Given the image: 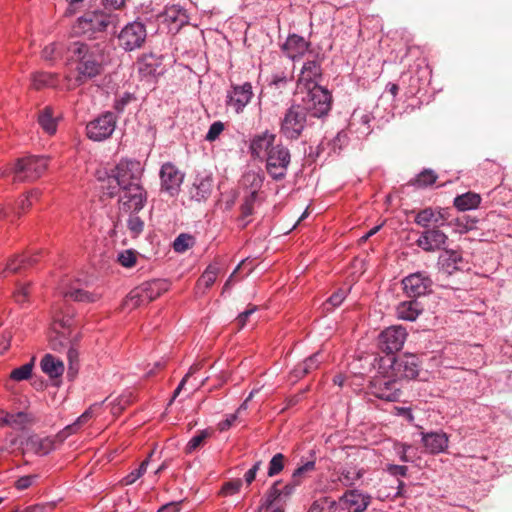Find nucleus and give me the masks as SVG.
Here are the masks:
<instances>
[{"mask_svg":"<svg viewBox=\"0 0 512 512\" xmlns=\"http://www.w3.org/2000/svg\"><path fill=\"white\" fill-rule=\"evenodd\" d=\"M68 61L75 65L77 81L83 82L101 74L105 56L100 43L76 41L68 46Z\"/></svg>","mask_w":512,"mask_h":512,"instance_id":"obj_1","label":"nucleus"},{"mask_svg":"<svg viewBox=\"0 0 512 512\" xmlns=\"http://www.w3.org/2000/svg\"><path fill=\"white\" fill-rule=\"evenodd\" d=\"M117 15L102 10L87 11L80 16L72 27L77 36L97 38L98 34L104 33L108 27L115 26Z\"/></svg>","mask_w":512,"mask_h":512,"instance_id":"obj_2","label":"nucleus"},{"mask_svg":"<svg viewBox=\"0 0 512 512\" xmlns=\"http://www.w3.org/2000/svg\"><path fill=\"white\" fill-rule=\"evenodd\" d=\"M298 94L302 95L299 105L304 108L307 115L321 118L326 116L331 109V95L322 86L298 90Z\"/></svg>","mask_w":512,"mask_h":512,"instance_id":"obj_3","label":"nucleus"},{"mask_svg":"<svg viewBox=\"0 0 512 512\" xmlns=\"http://www.w3.org/2000/svg\"><path fill=\"white\" fill-rule=\"evenodd\" d=\"M48 166V158L44 156H27L18 159L12 170L0 169V177L14 174V181H33L43 175Z\"/></svg>","mask_w":512,"mask_h":512,"instance_id":"obj_4","label":"nucleus"},{"mask_svg":"<svg viewBox=\"0 0 512 512\" xmlns=\"http://www.w3.org/2000/svg\"><path fill=\"white\" fill-rule=\"evenodd\" d=\"M307 124L304 108L294 104L289 107L280 122V134L288 140H297Z\"/></svg>","mask_w":512,"mask_h":512,"instance_id":"obj_5","label":"nucleus"},{"mask_svg":"<svg viewBox=\"0 0 512 512\" xmlns=\"http://www.w3.org/2000/svg\"><path fill=\"white\" fill-rule=\"evenodd\" d=\"M143 171L144 168L140 161L121 159L112 170L111 177L115 179L119 189H124L132 185H141Z\"/></svg>","mask_w":512,"mask_h":512,"instance_id":"obj_6","label":"nucleus"},{"mask_svg":"<svg viewBox=\"0 0 512 512\" xmlns=\"http://www.w3.org/2000/svg\"><path fill=\"white\" fill-rule=\"evenodd\" d=\"M263 160H265L266 171L273 180L279 181L286 177L291 155L289 149L283 144H276Z\"/></svg>","mask_w":512,"mask_h":512,"instance_id":"obj_7","label":"nucleus"},{"mask_svg":"<svg viewBox=\"0 0 512 512\" xmlns=\"http://www.w3.org/2000/svg\"><path fill=\"white\" fill-rule=\"evenodd\" d=\"M117 117L113 112L100 114L86 125V136L95 142L110 138L116 129Z\"/></svg>","mask_w":512,"mask_h":512,"instance_id":"obj_8","label":"nucleus"},{"mask_svg":"<svg viewBox=\"0 0 512 512\" xmlns=\"http://www.w3.org/2000/svg\"><path fill=\"white\" fill-rule=\"evenodd\" d=\"M147 37L144 23L135 20L126 24L118 34V43L125 51L142 47Z\"/></svg>","mask_w":512,"mask_h":512,"instance_id":"obj_9","label":"nucleus"},{"mask_svg":"<svg viewBox=\"0 0 512 512\" xmlns=\"http://www.w3.org/2000/svg\"><path fill=\"white\" fill-rule=\"evenodd\" d=\"M369 393L381 400L395 402L401 397V383L388 376H376L370 381Z\"/></svg>","mask_w":512,"mask_h":512,"instance_id":"obj_10","label":"nucleus"},{"mask_svg":"<svg viewBox=\"0 0 512 512\" xmlns=\"http://www.w3.org/2000/svg\"><path fill=\"white\" fill-rule=\"evenodd\" d=\"M160 189L171 197L179 194L183 184L185 173L182 172L174 163L165 162L161 165L159 171Z\"/></svg>","mask_w":512,"mask_h":512,"instance_id":"obj_11","label":"nucleus"},{"mask_svg":"<svg viewBox=\"0 0 512 512\" xmlns=\"http://www.w3.org/2000/svg\"><path fill=\"white\" fill-rule=\"evenodd\" d=\"M119 209L124 213H138L147 202V192L142 185L120 189Z\"/></svg>","mask_w":512,"mask_h":512,"instance_id":"obj_12","label":"nucleus"},{"mask_svg":"<svg viewBox=\"0 0 512 512\" xmlns=\"http://www.w3.org/2000/svg\"><path fill=\"white\" fill-rule=\"evenodd\" d=\"M253 96V87L250 82H244L243 84H231L230 88L226 92L225 104L236 114H240L251 102Z\"/></svg>","mask_w":512,"mask_h":512,"instance_id":"obj_13","label":"nucleus"},{"mask_svg":"<svg viewBox=\"0 0 512 512\" xmlns=\"http://www.w3.org/2000/svg\"><path fill=\"white\" fill-rule=\"evenodd\" d=\"M64 298H69L81 303H95L102 298V292L99 290H91L87 281L76 279L69 283L67 287L61 290Z\"/></svg>","mask_w":512,"mask_h":512,"instance_id":"obj_14","label":"nucleus"},{"mask_svg":"<svg viewBox=\"0 0 512 512\" xmlns=\"http://www.w3.org/2000/svg\"><path fill=\"white\" fill-rule=\"evenodd\" d=\"M402 285L408 297L418 298L432 291L433 281L427 272L417 271L404 277Z\"/></svg>","mask_w":512,"mask_h":512,"instance_id":"obj_15","label":"nucleus"},{"mask_svg":"<svg viewBox=\"0 0 512 512\" xmlns=\"http://www.w3.org/2000/svg\"><path fill=\"white\" fill-rule=\"evenodd\" d=\"M406 338L407 331L403 326H390L380 333L379 346L386 353H394L403 347Z\"/></svg>","mask_w":512,"mask_h":512,"instance_id":"obj_16","label":"nucleus"},{"mask_svg":"<svg viewBox=\"0 0 512 512\" xmlns=\"http://www.w3.org/2000/svg\"><path fill=\"white\" fill-rule=\"evenodd\" d=\"M391 368L398 378L415 379L420 371L419 358L414 354H404L396 357Z\"/></svg>","mask_w":512,"mask_h":512,"instance_id":"obj_17","label":"nucleus"},{"mask_svg":"<svg viewBox=\"0 0 512 512\" xmlns=\"http://www.w3.org/2000/svg\"><path fill=\"white\" fill-rule=\"evenodd\" d=\"M322 77L320 61L317 59L304 62L298 78V90L320 86L319 81Z\"/></svg>","mask_w":512,"mask_h":512,"instance_id":"obj_18","label":"nucleus"},{"mask_svg":"<svg viewBox=\"0 0 512 512\" xmlns=\"http://www.w3.org/2000/svg\"><path fill=\"white\" fill-rule=\"evenodd\" d=\"M372 497L358 489L346 491L339 499L343 509L348 512H364L370 505Z\"/></svg>","mask_w":512,"mask_h":512,"instance_id":"obj_19","label":"nucleus"},{"mask_svg":"<svg viewBox=\"0 0 512 512\" xmlns=\"http://www.w3.org/2000/svg\"><path fill=\"white\" fill-rule=\"evenodd\" d=\"M213 182L211 173H197L189 189L190 199L196 202L206 201L212 193Z\"/></svg>","mask_w":512,"mask_h":512,"instance_id":"obj_20","label":"nucleus"},{"mask_svg":"<svg viewBox=\"0 0 512 512\" xmlns=\"http://www.w3.org/2000/svg\"><path fill=\"white\" fill-rule=\"evenodd\" d=\"M447 235L439 228L433 227L421 233L416 241L418 247L427 252H434L442 249L447 241Z\"/></svg>","mask_w":512,"mask_h":512,"instance_id":"obj_21","label":"nucleus"},{"mask_svg":"<svg viewBox=\"0 0 512 512\" xmlns=\"http://www.w3.org/2000/svg\"><path fill=\"white\" fill-rule=\"evenodd\" d=\"M276 135L268 130L255 135L249 145L252 157L263 160L269 151L275 147Z\"/></svg>","mask_w":512,"mask_h":512,"instance_id":"obj_22","label":"nucleus"},{"mask_svg":"<svg viewBox=\"0 0 512 512\" xmlns=\"http://www.w3.org/2000/svg\"><path fill=\"white\" fill-rule=\"evenodd\" d=\"M421 441L431 454H439L448 448L449 438L443 431L422 432Z\"/></svg>","mask_w":512,"mask_h":512,"instance_id":"obj_23","label":"nucleus"},{"mask_svg":"<svg viewBox=\"0 0 512 512\" xmlns=\"http://www.w3.org/2000/svg\"><path fill=\"white\" fill-rule=\"evenodd\" d=\"M139 74L142 77H156L163 73L162 57L155 54H144L137 62Z\"/></svg>","mask_w":512,"mask_h":512,"instance_id":"obj_24","label":"nucleus"},{"mask_svg":"<svg viewBox=\"0 0 512 512\" xmlns=\"http://www.w3.org/2000/svg\"><path fill=\"white\" fill-rule=\"evenodd\" d=\"M310 43L304 37L297 34H291L283 44V50L293 61L303 56L309 49Z\"/></svg>","mask_w":512,"mask_h":512,"instance_id":"obj_25","label":"nucleus"},{"mask_svg":"<svg viewBox=\"0 0 512 512\" xmlns=\"http://www.w3.org/2000/svg\"><path fill=\"white\" fill-rule=\"evenodd\" d=\"M163 18L164 21L171 26V30H178L184 24H186L189 19L186 10L179 5H172L166 7L163 13Z\"/></svg>","mask_w":512,"mask_h":512,"instance_id":"obj_26","label":"nucleus"},{"mask_svg":"<svg viewBox=\"0 0 512 512\" xmlns=\"http://www.w3.org/2000/svg\"><path fill=\"white\" fill-rule=\"evenodd\" d=\"M325 355L318 351L307 357L302 363L298 364L292 371L294 377L302 378L305 375L319 368L320 364L325 360Z\"/></svg>","mask_w":512,"mask_h":512,"instance_id":"obj_27","label":"nucleus"},{"mask_svg":"<svg viewBox=\"0 0 512 512\" xmlns=\"http://www.w3.org/2000/svg\"><path fill=\"white\" fill-rule=\"evenodd\" d=\"M441 268L448 274L463 269L462 255L454 250H445L439 257Z\"/></svg>","mask_w":512,"mask_h":512,"instance_id":"obj_28","label":"nucleus"},{"mask_svg":"<svg viewBox=\"0 0 512 512\" xmlns=\"http://www.w3.org/2000/svg\"><path fill=\"white\" fill-rule=\"evenodd\" d=\"M374 117L367 111L355 109L350 120V128L356 127V130L362 135H368L371 132L370 123Z\"/></svg>","mask_w":512,"mask_h":512,"instance_id":"obj_29","label":"nucleus"},{"mask_svg":"<svg viewBox=\"0 0 512 512\" xmlns=\"http://www.w3.org/2000/svg\"><path fill=\"white\" fill-rule=\"evenodd\" d=\"M42 371L50 378H58L64 373L65 367L63 361L52 354H46L40 362Z\"/></svg>","mask_w":512,"mask_h":512,"instance_id":"obj_30","label":"nucleus"},{"mask_svg":"<svg viewBox=\"0 0 512 512\" xmlns=\"http://www.w3.org/2000/svg\"><path fill=\"white\" fill-rule=\"evenodd\" d=\"M422 312V307L416 300L401 302L396 308V314L399 319L405 321H414Z\"/></svg>","mask_w":512,"mask_h":512,"instance_id":"obj_31","label":"nucleus"},{"mask_svg":"<svg viewBox=\"0 0 512 512\" xmlns=\"http://www.w3.org/2000/svg\"><path fill=\"white\" fill-rule=\"evenodd\" d=\"M31 87L35 90L43 88H55L58 85V75L37 71L31 74Z\"/></svg>","mask_w":512,"mask_h":512,"instance_id":"obj_32","label":"nucleus"},{"mask_svg":"<svg viewBox=\"0 0 512 512\" xmlns=\"http://www.w3.org/2000/svg\"><path fill=\"white\" fill-rule=\"evenodd\" d=\"M219 270L220 269L217 264H210L207 266L196 283L197 293H204L215 283Z\"/></svg>","mask_w":512,"mask_h":512,"instance_id":"obj_33","label":"nucleus"},{"mask_svg":"<svg viewBox=\"0 0 512 512\" xmlns=\"http://www.w3.org/2000/svg\"><path fill=\"white\" fill-rule=\"evenodd\" d=\"M365 474V470L363 468H358L356 466H346L343 467L339 471L338 480L344 486H352L356 481L361 479Z\"/></svg>","mask_w":512,"mask_h":512,"instance_id":"obj_34","label":"nucleus"},{"mask_svg":"<svg viewBox=\"0 0 512 512\" xmlns=\"http://www.w3.org/2000/svg\"><path fill=\"white\" fill-rule=\"evenodd\" d=\"M481 202L480 195L468 192L455 197L454 206L460 211L476 209Z\"/></svg>","mask_w":512,"mask_h":512,"instance_id":"obj_35","label":"nucleus"},{"mask_svg":"<svg viewBox=\"0 0 512 512\" xmlns=\"http://www.w3.org/2000/svg\"><path fill=\"white\" fill-rule=\"evenodd\" d=\"M282 485V481H275L272 486L267 490L264 497L261 499L260 509L268 510L272 508V506L277 502H283V499L280 495V486Z\"/></svg>","mask_w":512,"mask_h":512,"instance_id":"obj_36","label":"nucleus"},{"mask_svg":"<svg viewBox=\"0 0 512 512\" xmlns=\"http://www.w3.org/2000/svg\"><path fill=\"white\" fill-rule=\"evenodd\" d=\"M38 123L41 128L48 134L52 135L57 130V120L53 115V108L46 106L39 113Z\"/></svg>","mask_w":512,"mask_h":512,"instance_id":"obj_37","label":"nucleus"},{"mask_svg":"<svg viewBox=\"0 0 512 512\" xmlns=\"http://www.w3.org/2000/svg\"><path fill=\"white\" fill-rule=\"evenodd\" d=\"M148 303L150 302L147 300V293L140 285L130 291L124 301V306L128 309H135Z\"/></svg>","mask_w":512,"mask_h":512,"instance_id":"obj_38","label":"nucleus"},{"mask_svg":"<svg viewBox=\"0 0 512 512\" xmlns=\"http://www.w3.org/2000/svg\"><path fill=\"white\" fill-rule=\"evenodd\" d=\"M37 262V258L34 256L27 257V256H17L15 258L10 259L4 270L3 273L7 275L8 273H16L22 268L28 267L33 265Z\"/></svg>","mask_w":512,"mask_h":512,"instance_id":"obj_39","label":"nucleus"},{"mask_svg":"<svg viewBox=\"0 0 512 512\" xmlns=\"http://www.w3.org/2000/svg\"><path fill=\"white\" fill-rule=\"evenodd\" d=\"M27 448L31 449L34 453L39 455H46L52 449V442L47 438L39 436H31L26 441Z\"/></svg>","mask_w":512,"mask_h":512,"instance_id":"obj_40","label":"nucleus"},{"mask_svg":"<svg viewBox=\"0 0 512 512\" xmlns=\"http://www.w3.org/2000/svg\"><path fill=\"white\" fill-rule=\"evenodd\" d=\"M438 176L432 169H424L415 178L410 180V184L417 188H426L432 186Z\"/></svg>","mask_w":512,"mask_h":512,"instance_id":"obj_41","label":"nucleus"},{"mask_svg":"<svg viewBox=\"0 0 512 512\" xmlns=\"http://www.w3.org/2000/svg\"><path fill=\"white\" fill-rule=\"evenodd\" d=\"M31 420L32 417L30 414L20 411L17 413H9V420L5 421L8 422V426L17 430H22L31 422Z\"/></svg>","mask_w":512,"mask_h":512,"instance_id":"obj_42","label":"nucleus"},{"mask_svg":"<svg viewBox=\"0 0 512 512\" xmlns=\"http://www.w3.org/2000/svg\"><path fill=\"white\" fill-rule=\"evenodd\" d=\"M211 436V432L209 429L200 430L196 435H194L187 443L185 447V452L187 454H191L196 449L204 444V441Z\"/></svg>","mask_w":512,"mask_h":512,"instance_id":"obj_43","label":"nucleus"},{"mask_svg":"<svg viewBox=\"0 0 512 512\" xmlns=\"http://www.w3.org/2000/svg\"><path fill=\"white\" fill-rule=\"evenodd\" d=\"M194 243L195 239L192 235L187 233H181L175 238L173 242V249L175 252L184 253L190 247H192Z\"/></svg>","mask_w":512,"mask_h":512,"instance_id":"obj_44","label":"nucleus"},{"mask_svg":"<svg viewBox=\"0 0 512 512\" xmlns=\"http://www.w3.org/2000/svg\"><path fill=\"white\" fill-rule=\"evenodd\" d=\"M434 216V209L427 207L416 213L414 222L423 228H428L431 224L434 225Z\"/></svg>","mask_w":512,"mask_h":512,"instance_id":"obj_45","label":"nucleus"},{"mask_svg":"<svg viewBox=\"0 0 512 512\" xmlns=\"http://www.w3.org/2000/svg\"><path fill=\"white\" fill-rule=\"evenodd\" d=\"M127 228L132 237H138L143 232L144 221L137 215V213H129Z\"/></svg>","mask_w":512,"mask_h":512,"instance_id":"obj_46","label":"nucleus"},{"mask_svg":"<svg viewBox=\"0 0 512 512\" xmlns=\"http://www.w3.org/2000/svg\"><path fill=\"white\" fill-rule=\"evenodd\" d=\"M141 286L143 290H145V293H147V300L149 302L158 298L163 291V283L157 280L145 282L141 284Z\"/></svg>","mask_w":512,"mask_h":512,"instance_id":"obj_47","label":"nucleus"},{"mask_svg":"<svg viewBox=\"0 0 512 512\" xmlns=\"http://www.w3.org/2000/svg\"><path fill=\"white\" fill-rule=\"evenodd\" d=\"M151 456H152V453L149 454V457L147 459H145L137 469L131 471L129 474H127L124 477L123 482L125 485H131V484L135 483L140 477H142L144 475V473L146 472L147 467L149 465V458Z\"/></svg>","mask_w":512,"mask_h":512,"instance_id":"obj_48","label":"nucleus"},{"mask_svg":"<svg viewBox=\"0 0 512 512\" xmlns=\"http://www.w3.org/2000/svg\"><path fill=\"white\" fill-rule=\"evenodd\" d=\"M336 503L328 498H320L313 502L308 512H335Z\"/></svg>","mask_w":512,"mask_h":512,"instance_id":"obj_49","label":"nucleus"},{"mask_svg":"<svg viewBox=\"0 0 512 512\" xmlns=\"http://www.w3.org/2000/svg\"><path fill=\"white\" fill-rule=\"evenodd\" d=\"M33 370V362H28L18 368L12 370L10 378L15 381L27 380L31 377Z\"/></svg>","mask_w":512,"mask_h":512,"instance_id":"obj_50","label":"nucleus"},{"mask_svg":"<svg viewBox=\"0 0 512 512\" xmlns=\"http://www.w3.org/2000/svg\"><path fill=\"white\" fill-rule=\"evenodd\" d=\"M285 457L282 453L275 454L269 462L267 474L269 477L278 475L284 468Z\"/></svg>","mask_w":512,"mask_h":512,"instance_id":"obj_51","label":"nucleus"},{"mask_svg":"<svg viewBox=\"0 0 512 512\" xmlns=\"http://www.w3.org/2000/svg\"><path fill=\"white\" fill-rule=\"evenodd\" d=\"M315 469V461H307L303 465L299 466L294 470L291 479L295 483L301 484L302 478L309 472H312Z\"/></svg>","mask_w":512,"mask_h":512,"instance_id":"obj_52","label":"nucleus"},{"mask_svg":"<svg viewBox=\"0 0 512 512\" xmlns=\"http://www.w3.org/2000/svg\"><path fill=\"white\" fill-rule=\"evenodd\" d=\"M256 199H257L256 191H252L248 196L245 197V200L240 207L241 214H242L243 218L252 215Z\"/></svg>","mask_w":512,"mask_h":512,"instance_id":"obj_53","label":"nucleus"},{"mask_svg":"<svg viewBox=\"0 0 512 512\" xmlns=\"http://www.w3.org/2000/svg\"><path fill=\"white\" fill-rule=\"evenodd\" d=\"M118 262L126 268H130L136 263V255L132 250H125L118 254Z\"/></svg>","mask_w":512,"mask_h":512,"instance_id":"obj_54","label":"nucleus"},{"mask_svg":"<svg viewBox=\"0 0 512 512\" xmlns=\"http://www.w3.org/2000/svg\"><path fill=\"white\" fill-rule=\"evenodd\" d=\"M39 196H40V191L37 189L28 192V194L19 201V204H18L19 210L24 212L26 209H28L32 205L34 200H37L39 198Z\"/></svg>","mask_w":512,"mask_h":512,"instance_id":"obj_55","label":"nucleus"},{"mask_svg":"<svg viewBox=\"0 0 512 512\" xmlns=\"http://www.w3.org/2000/svg\"><path fill=\"white\" fill-rule=\"evenodd\" d=\"M224 130V124L221 121L213 122L205 136V139L209 142L215 141Z\"/></svg>","mask_w":512,"mask_h":512,"instance_id":"obj_56","label":"nucleus"},{"mask_svg":"<svg viewBox=\"0 0 512 512\" xmlns=\"http://www.w3.org/2000/svg\"><path fill=\"white\" fill-rule=\"evenodd\" d=\"M434 227L440 228L447 224L449 211L446 208L434 209Z\"/></svg>","mask_w":512,"mask_h":512,"instance_id":"obj_57","label":"nucleus"},{"mask_svg":"<svg viewBox=\"0 0 512 512\" xmlns=\"http://www.w3.org/2000/svg\"><path fill=\"white\" fill-rule=\"evenodd\" d=\"M69 344V339L64 333H57L50 338V345L53 350H60Z\"/></svg>","mask_w":512,"mask_h":512,"instance_id":"obj_58","label":"nucleus"},{"mask_svg":"<svg viewBox=\"0 0 512 512\" xmlns=\"http://www.w3.org/2000/svg\"><path fill=\"white\" fill-rule=\"evenodd\" d=\"M241 486L242 482L240 479L226 482L221 489V494L224 496L236 494L240 491Z\"/></svg>","mask_w":512,"mask_h":512,"instance_id":"obj_59","label":"nucleus"},{"mask_svg":"<svg viewBox=\"0 0 512 512\" xmlns=\"http://www.w3.org/2000/svg\"><path fill=\"white\" fill-rule=\"evenodd\" d=\"M60 54V45L57 43H51L44 47L42 50V57L45 60L51 61L56 58L57 55Z\"/></svg>","mask_w":512,"mask_h":512,"instance_id":"obj_60","label":"nucleus"},{"mask_svg":"<svg viewBox=\"0 0 512 512\" xmlns=\"http://www.w3.org/2000/svg\"><path fill=\"white\" fill-rule=\"evenodd\" d=\"M385 471L393 477H406L408 473V467L397 464H387Z\"/></svg>","mask_w":512,"mask_h":512,"instance_id":"obj_61","label":"nucleus"},{"mask_svg":"<svg viewBox=\"0 0 512 512\" xmlns=\"http://www.w3.org/2000/svg\"><path fill=\"white\" fill-rule=\"evenodd\" d=\"M79 353L74 347H70L67 352V358L69 361L68 374L75 373L77 371Z\"/></svg>","mask_w":512,"mask_h":512,"instance_id":"obj_62","label":"nucleus"},{"mask_svg":"<svg viewBox=\"0 0 512 512\" xmlns=\"http://www.w3.org/2000/svg\"><path fill=\"white\" fill-rule=\"evenodd\" d=\"M30 285H20L17 290L14 292V299L18 304H24L29 295Z\"/></svg>","mask_w":512,"mask_h":512,"instance_id":"obj_63","label":"nucleus"},{"mask_svg":"<svg viewBox=\"0 0 512 512\" xmlns=\"http://www.w3.org/2000/svg\"><path fill=\"white\" fill-rule=\"evenodd\" d=\"M288 83V77L284 72H279L271 75L269 84L276 88H282Z\"/></svg>","mask_w":512,"mask_h":512,"instance_id":"obj_64","label":"nucleus"}]
</instances>
